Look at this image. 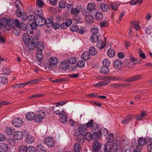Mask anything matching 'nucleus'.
I'll use <instances>...</instances> for the list:
<instances>
[{
  "instance_id": "f257e3e1",
  "label": "nucleus",
  "mask_w": 152,
  "mask_h": 152,
  "mask_svg": "<svg viewBox=\"0 0 152 152\" xmlns=\"http://www.w3.org/2000/svg\"><path fill=\"white\" fill-rule=\"evenodd\" d=\"M0 23L5 31L10 30L11 26L14 25V20L12 18H3L1 19Z\"/></svg>"
},
{
  "instance_id": "f03ea898",
  "label": "nucleus",
  "mask_w": 152,
  "mask_h": 152,
  "mask_svg": "<svg viewBox=\"0 0 152 152\" xmlns=\"http://www.w3.org/2000/svg\"><path fill=\"white\" fill-rule=\"evenodd\" d=\"M20 23L19 20L16 18L14 20V25L11 26L13 34L17 36L20 34Z\"/></svg>"
},
{
  "instance_id": "7ed1b4c3",
  "label": "nucleus",
  "mask_w": 152,
  "mask_h": 152,
  "mask_svg": "<svg viewBox=\"0 0 152 152\" xmlns=\"http://www.w3.org/2000/svg\"><path fill=\"white\" fill-rule=\"evenodd\" d=\"M45 113L44 111H41L39 114H35L34 121L36 123H39L45 118Z\"/></svg>"
},
{
  "instance_id": "20e7f679",
  "label": "nucleus",
  "mask_w": 152,
  "mask_h": 152,
  "mask_svg": "<svg viewBox=\"0 0 152 152\" xmlns=\"http://www.w3.org/2000/svg\"><path fill=\"white\" fill-rule=\"evenodd\" d=\"M45 142L49 147H52L54 145L55 140L53 137H49L45 138Z\"/></svg>"
},
{
  "instance_id": "39448f33",
  "label": "nucleus",
  "mask_w": 152,
  "mask_h": 152,
  "mask_svg": "<svg viewBox=\"0 0 152 152\" xmlns=\"http://www.w3.org/2000/svg\"><path fill=\"white\" fill-rule=\"evenodd\" d=\"M23 123L22 119L20 117H16L12 121V124L14 126L19 127L21 126Z\"/></svg>"
},
{
  "instance_id": "423d86ee",
  "label": "nucleus",
  "mask_w": 152,
  "mask_h": 152,
  "mask_svg": "<svg viewBox=\"0 0 152 152\" xmlns=\"http://www.w3.org/2000/svg\"><path fill=\"white\" fill-rule=\"evenodd\" d=\"M15 14L18 17H20L23 21L26 20L27 18L26 13L25 12H22L20 10H17Z\"/></svg>"
},
{
  "instance_id": "0eeeda50",
  "label": "nucleus",
  "mask_w": 152,
  "mask_h": 152,
  "mask_svg": "<svg viewBox=\"0 0 152 152\" xmlns=\"http://www.w3.org/2000/svg\"><path fill=\"white\" fill-rule=\"evenodd\" d=\"M58 106L56 105V106H53L52 107V110L53 112L55 114L60 115L61 114L64 113V109L62 107H60L58 108L57 107H58Z\"/></svg>"
},
{
  "instance_id": "6e6552de",
  "label": "nucleus",
  "mask_w": 152,
  "mask_h": 152,
  "mask_svg": "<svg viewBox=\"0 0 152 152\" xmlns=\"http://www.w3.org/2000/svg\"><path fill=\"white\" fill-rule=\"evenodd\" d=\"M23 136V132L20 131H16L14 133V138L15 140H20L22 139Z\"/></svg>"
},
{
  "instance_id": "1a4fd4ad",
  "label": "nucleus",
  "mask_w": 152,
  "mask_h": 152,
  "mask_svg": "<svg viewBox=\"0 0 152 152\" xmlns=\"http://www.w3.org/2000/svg\"><path fill=\"white\" fill-rule=\"evenodd\" d=\"M85 19L86 22L91 24L94 21V18L92 16L91 14L88 12H86L85 14Z\"/></svg>"
},
{
  "instance_id": "9d476101",
  "label": "nucleus",
  "mask_w": 152,
  "mask_h": 152,
  "mask_svg": "<svg viewBox=\"0 0 152 152\" xmlns=\"http://www.w3.org/2000/svg\"><path fill=\"white\" fill-rule=\"evenodd\" d=\"M104 151L110 152L112 151H113L114 150L113 148L112 147V143L110 141L107 142L104 144Z\"/></svg>"
},
{
  "instance_id": "9b49d317",
  "label": "nucleus",
  "mask_w": 152,
  "mask_h": 152,
  "mask_svg": "<svg viewBox=\"0 0 152 152\" xmlns=\"http://www.w3.org/2000/svg\"><path fill=\"white\" fill-rule=\"evenodd\" d=\"M28 45V48L30 50H33L35 47V42L34 40L31 39L25 43Z\"/></svg>"
},
{
  "instance_id": "f8f14e48",
  "label": "nucleus",
  "mask_w": 152,
  "mask_h": 152,
  "mask_svg": "<svg viewBox=\"0 0 152 152\" xmlns=\"http://www.w3.org/2000/svg\"><path fill=\"white\" fill-rule=\"evenodd\" d=\"M35 20L37 22L38 25L39 26H44L45 24V20L43 17H41L40 18H37Z\"/></svg>"
},
{
  "instance_id": "ddd939ff",
  "label": "nucleus",
  "mask_w": 152,
  "mask_h": 152,
  "mask_svg": "<svg viewBox=\"0 0 152 152\" xmlns=\"http://www.w3.org/2000/svg\"><path fill=\"white\" fill-rule=\"evenodd\" d=\"M91 131L93 133H96L99 132L100 129L99 126L96 123H94L91 127Z\"/></svg>"
},
{
  "instance_id": "4468645a",
  "label": "nucleus",
  "mask_w": 152,
  "mask_h": 152,
  "mask_svg": "<svg viewBox=\"0 0 152 152\" xmlns=\"http://www.w3.org/2000/svg\"><path fill=\"white\" fill-rule=\"evenodd\" d=\"M113 66L116 69H121L122 66L123 62L120 60H117L113 62Z\"/></svg>"
},
{
  "instance_id": "2eb2a0df",
  "label": "nucleus",
  "mask_w": 152,
  "mask_h": 152,
  "mask_svg": "<svg viewBox=\"0 0 152 152\" xmlns=\"http://www.w3.org/2000/svg\"><path fill=\"white\" fill-rule=\"evenodd\" d=\"M8 149L9 147L7 144L4 142L0 143V152H5Z\"/></svg>"
},
{
  "instance_id": "dca6fc26",
  "label": "nucleus",
  "mask_w": 152,
  "mask_h": 152,
  "mask_svg": "<svg viewBox=\"0 0 152 152\" xmlns=\"http://www.w3.org/2000/svg\"><path fill=\"white\" fill-rule=\"evenodd\" d=\"M35 114L33 112H30L27 113L26 115V118L27 120L31 121L34 119Z\"/></svg>"
},
{
  "instance_id": "f3484780",
  "label": "nucleus",
  "mask_w": 152,
  "mask_h": 152,
  "mask_svg": "<svg viewBox=\"0 0 152 152\" xmlns=\"http://www.w3.org/2000/svg\"><path fill=\"white\" fill-rule=\"evenodd\" d=\"M112 145L113 150H118L120 146L119 140L117 139L114 140L112 143Z\"/></svg>"
},
{
  "instance_id": "a211bd4d",
  "label": "nucleus",
  "mask_w": 152,
  "mask_h": 152,
  "mask_svg": "<svg viewBox=\"0 0 152 152\" xmlns=\"http://www.w3.org/2000/svg\"><path fill=\"white\" fill-rule=\"evenodd\" d=\"M141 77V76L139 75H137L130 77L128 78L126 81L127 82H131L139 79Z\"/></svg>"
},
{
  "instance_id": "6ab92c4d",
  "label": "nucleus",
  "mask_w": 152,
  "mask_h": 152,
  "mask_svg": "<svg viewBox=\"0 0 152 152\" xmlns=\"http://www.w3.org/2000/svg\"><path fill=\"white\" fill-rule=\"evenodd\" d=\"M54 65L49 61L45 62L44 64V67L46 71H49L52 70Z\"/></svg>"
},
{
  "instance_id": "aec40b11",
  "label": "nucleus",
  "mask_w": 152,
  "mask_h": 152,
  "mask_svg": "<svg viewBox=\"0 0 152 152\" xmlns=\"http://www.w3.org/2000/svg\"><path fill=\"white\" fill-rule=\"evenodd\" d=\"M60 68L61 69L66 70L69 68V65L66 62L63 61L61 62L60 64Z\"/></svg>"
},
{
  "instance_id": "412c9836",
  "label": "nucleus",
  "mask_w": 152,
  "mask_h": 152,
  "mask_svg": "<svg viewBox=\"0 0 152 152\" xmlns=\"http://www.w3.org/2000/svg\"><path fill=\"white\" fill-rule=\"evenodd\" d=\"M100 143L98 142H95L93 145L92 151L94 152H98L100 149Z\"/></svg>"
},
{
  "instance_id": "4be33fe9",
  "label": "nucleus",
  "mask_w": 152,
  "mask_h": 152,
  "mask_svg": "<svg viewBox=\"0 0 152 152\" xmlns=\"http://www.w3.org/2000/svg\"><path fill=\"white\" fill-rule=\"evenodd\" d=\"M96 46L100 49H102L105 46V43L104 42L102 39L98 40L97 42Z\"/></svg>"
},
{
  "instance_id": "5701e85b",
  "label": "nucleus",
  "mask_w": 152,
  "mask_h": 152,
  "mask_svg": "<svg viewBox=\"0 0 152 152\" xmlns=\"http://www.w3.org/2000/svg\"><path fill=\"white\" fill-rule=\"evenodd\" d=\"M124 64L125 66L127 68H132L134 64V63L130 61L128 59H125Z\"/></svg>"
},
{
  "instance_id": "b1692460",
  "label": "nucleus",
  "mask_w": 152,
  "mask_h": 152,
  "mask_svg": "<svg viewBox=\"0 0 152 152\" xmlns=\"http://www.w3.org/2000/svg\"><path fill=\"white\" fill-rule=\"evenodd\" d=\"M36 45V48L38 50L42 51L44 50L45 46L43 42L41 41L38 42Z\"/></svg>"
},
{
  "instance_id": "393cba45",
  "label": "nucleus",
  "mask_w": 152,
  "mask_h": 152,
  "mask_svg": "<svg viewBox=\"0 0 152 152\" xmlns=\"http://www.w3.org/2000/svg\"><path fill=\"white\" fill-rule=\"evenodd\" d=\"M81 57L82 59L87 61L90 58L91 56L88 52H85L82 53Z\"/></svg>"
},
{
  "instance_id": "a878e982",
  "label": "nucleus",
  "mask_w": 152,
  "mask_h": 152,
  "mask_svg": "<svg viewBox=\"0 0 152 152\" xmlns=\"http://www.w3.org/2000/svg\"><path fill=\"white\" fill-rule=\"evenodd\" d=\"M109 68L106 66H103L100 68V72L103 74H107L109 73Z\"/></svg>"
},
{
  "instance_id": "bb28decb",
  "label": "nucleus",
  "mask_w": 152,
  "mask_h": 152,
  "mask_svg": "<svg viewBox=\"0 0 152 152\" xmlns=\"http://www.w3.org/2000/svg\"><path fill=\"white\" fill-rule=\"evenodd\" d=\"M34 140V137L31 135H27L26 137V143L30 144L32 143Z\"/></svg>"
},
{
  "instance_id": "cd10ccee",
  "label": "nucleus",
  "mask_w": 152,
  "mask_h": 152,
  "mask_svg": "<svg viewBox=\"0 0 152 152\" xmlns=\"http://www.w3.org/2000/svg\"><path fill=\"white\" fill-rule=\"evenodd\" d=\"M48 61L53 65L55 66L58 64V59L57 58L55 57H51Z\"/></svg>"
},
{
  "instance_id": "c85d7f7f",
  "label": "nucleus",
  "mask_w": 152,
  "mask_h": 152,
  "mask_svg": "<svg viewBox=\"0 0 152 152\" xmlns=\"http://www.w3.org/2000/svg\"><path fill=\"white\" fill-rule=\"evenodd\" d=\"M36 149L38 152H46V151L45 147L41 144L38 145Z\"/></svg>"
},
{
  "instance_id": "c756f323",
  "label": "nucleus",
  "mask_w": 152,
  "mask_h": 152,
  "mask_svg": "<svg viewBox=\"0 0 152 152\" xmlns=\"http://www.w3.org/2000/svg\"><path fill=\"white\" fill-rule=\"evenodd\" d=\"M78 122L77 121H75L72 119H70L69 121V124L70 126L74 128V130L75 129V128L78 126Z\"/></svg>"
},
{
  "instance_id": "7c9ffc66",
  "label": "nucleus",
  "mask_w": 152,
  "mask_h": 152,
  "mask_svg": "<svg viewBox=\"0 0 152 152\" xmlns=\"http://www.w3.org/2000/svg\"><path fill=\"white\" fill-rule=\"evenodd\" d=\"M15 4L16 7L17 8L16 11L18 10L21 9V8H22L23 5L22 3L19 0H16L15 2Z\"/></svg>"
},
{
  "instance_id": "2f4dec72",
  "label": "nucleus",
  "mask_w": 152,
  "mask_h": 152,
  "mask_svg": "<svg viewBox=\"0 0 152 152\" xmlns=\"http://www.w3.org/2000/svg\"><path fill=\"white\" fill-rule=\"evenodd\" d=\"M107 55L110 58H113L115 55L114 50L111 48L109 49L107 51Z\"/></svg>"
},
{
  "instance_id": "473e14b6",
  "label": "nucleus",
  "mask_w": 152,
  "mask_h": 152,
  "mask_svg": "<svg viewBox=\"0 0 152 152\" xmlns=\"http://www.w3.org/2000/svg\"><path fill=\"white\" fill-rule=\"evenodd\" d=\"M138 144L141 146H143L146 144V140L145 138L140 137L138 140Z\"/></svg>"
},
{
  "instance_id": "72a5a7b5",
  "label": "nucleus",
  "mask_w": 152,
  "mask_h": 152,
  "mask_svg": "<svg viewBox=\"0 0 152 152\" xmlns=\"http://www.w3.org/2000/svg\"><path fill=\"white\" fill-rule=\"evenodd\" d=\"M53 24V20L50 18H48L45 20V24L46 26L50 27L52 26Z\"/></svg>"
},
{
  "instance_id": "f704fd0d",
  "label": "nucleus",
  "mask_w": 152,
  "mask_h": 152,
  "mask_svg": "<svg viewBox=\"0 0 152 152\" xmlns=\"http://www.w3.org/2000/svg\"><path fill=\"white\" fill-rule=\"evenodd\" d=\"M36 57L39 61H42L43 58V53L41 51L37 52L36 53Z\"/></svg>"
},
{
  "instance_id": "c9c22d12",
  "label": "nucleus",
  "mask_w": 152,
  "mask_h": 152,
  "mask_svg": "<svg viewBox=\"0 0 152 152\" xmlns=\"http://www.w3.org/2000/svg\"><path fill=\"white\" fill-rule=\"evenodd\" d=\"M93 135L90 132H87L85 133L84 135V137L86 138V140L89 141H90L92 139H93Z\"/></svg>"
},
{
  "instance_id": "e433bc0d",
  "label": "nucleus",
  "mask_w": 152,
  "mask_h": 152,
  "mask_svg": "<svg viewBox=\"0 0 152 152\" xmlns=\"http://www.w3.org/2000/svg\"><path fill=\"white\" fill-rule=\"evenodd\" d=\"M96 7L95 4L93 2L89 3L87 6V9L88 10L91 11L94 9Z\"/></svg>"
},
{
  "instance_id": "4c0bfd02",
  "label": "nucleus",
  "mask_w": 152,
  "mask_h": 152,
  "mask_svg": "<svg viewBox=\"0 0 152 152\" xmlns=\"http://www.w3.org/2000/svg\"><path fill=\"white\" fill-rule=\"evenodd\" d=\"M89 53L91 55L95 56L96 54L97 51L94 47H91L89 49Z\"/></svg>"
},
{
  "instance_id": "58836bf2",
  "label": "nucleus",
  "mask_w": 152,
  "mask_h": 152,
  "mask_svg": "<svg viewBox=\"0 0 152 152\" xmlns=\"http://www.w3.org/2000/svg\"><path fill=\"white\" fill-rule=\"evenodd\" d=\"M35 14L39 18H40L43 14V10L41 8L36 10L35 11Z\"/></svg>"
},
{
  "instance_id": "ea45409f",
  "label": "nucleus",
  "mask_w": 152,
  "mask_h": 152,
  "mask_svg": "<svg viewBox=\"0 0 152 152\" xmlns=\"http://www.w3.org/2000/svg\"><path fill=\"white\" fill-rule=\"evenodd\" d=\"M59 121L62 123L65 124L67 122V118L66 115L63 114L60 117Z\"/></svg>"
},
{
  "instance_id": "a19ab883",
  "label": "nucleus",
  "mask_w": 152,
  "mask_h": 152,
  "mask_svg": "<svg viewBox=\"0 0 152 152\" xmlns=\"http://www.w3.org/2000/svg\"><path fill=\"white\" fill-rule=\"evenodd\" d=\"M74 149L76 152H79L81 150V147L80 144L76 143L74 145Z\"/></svg>"
},
{
  "instance_id": "79ce46f5",
  "label": "nucleus",
  "mask_w": 152,
  "mask_h": 152,
  "mask_svg": "<svg viewBox=\"0 0 152 152\" xmlns=\"http://www.w3.org/2000/svg\"><path fill=\"white\" fill-rule=\"evenodd\" d=\"M99 37L97 35L94 34L91 35L90 40L91 42L93 43L97 42L98 40Z\"/></svg>"
},
{
  "instance_id": "37998d69",
  "label": "nucleus",
  "mask_w": 152,
  "mask_h": 152,
  "mask_svg": "<svg viewBox=\"0 0 152 152\" xmlns=\"http://www.w3.org/2000/svg\"><path fill=\"white\" fill-rule=\"evenodd\" d=\"M0 82L3 84H6L8 83L7 77L5 76H1L0 77Z\"/></svg>"
},
{
  "instance_id": "c03bdc74",
  "label": "nucleus",
  "mask_w": 152,
  "mask_h": 152,
  "mask_svg": "<svg viewBox=\"0 0 152 152\" xmlns=\"http://www.w3.org/2000/svg\"><path fill=\"white\" fill-rule=\"evenodd\" d=\"M100 8L103 12H106L107 11L109 8L107 5L104 3H102L101 4Z\"/></svg>"
},
{
  "instance_id": "a18cd8bd",
  "label": "nucleus",
  "mask_w": 152,
  "mask_h": 152,
  "mask_svg": "<svg viewBox=\"0 0 152 152\" xmlns=\"http://www.w3.org/2000/svg\"><path fill=\"white\" fill-rule=\"evenodd\" d=\"M22 38L24 42L25 43L26 42H27V41L29 40L30 39L29 38V36L28 34L24 33L22 35Z\"/></svg>"
},
{
  "instance_id": "49530a36",
  "label": "nucleus",
  "mask_w": 152,
  "mask_h": 152,
  "mask_svg": "<svg viewBox=\"0 0 152 152\" xmlns=\"http://www.w3.org/2000/svg\"><path fill=\"white\" fill-rule=\"evenodd\" d=\"M77 61V58L75 57H70L68 59V63L71 64H73L76 63Z\"/></svg>"
},
{
  "instance_id": "de8ad7c7",
  "label": "nucleus",
  "mask_w": 152,
  "mask_h": 152,
  "mask_svg": "<svg viewBox=\"0 0 152 152\" xmlns=\"http://www.w3.org/2000/svg\"><path fill=\"white\" fill-rule=\"evenodd\" d=\"M28 85L27 82L23 83H18L13 86L15 88H22L25 86Z\"/></svg>"
},
{
  "instance_id": "09e8293b",
  "label": "nucleus",
  "mask_w": 152,
  "mask_h": 152,
  "mask_svg": "<svg viewBox=\"0 0 152 152\" xmlns=\"http://www.w3.org/2000/svg\"><path fill=\"white\" fill-rule=\"evenodd\" d=\"M95 18L98 20H101L103 18V15L102 13L100 12H97L96 14Z\"/></svg>"
},
{
  "instance_id": "8fccbe9b",
  "label": "nucleus",
  "mask_w": 152,
  "mask_h": 152,
  "mask_svg": "<svg viewBox=\"0 0 152 152\" xmlns=\"http://www.w3.org/2000/svg\"><path fill=\"white\" fill-rule=\"evenodd\" d=\"M80 11L77 8H72L71 10V13L72 14L75 15H78Z\"/></svg>"
},
{
  "instance_id": "3c124183",
  "label": "nucleus",
  "mask_w": 152,
  "mask_h": 152,
  "mask_svg": "<svg viewBox=\"0 0 152 152\" xmlns=\"http://www.w3.org/2000/svg\"><path fill=\"white\" fill-rule=\"evenodd\" d=\"M87 128L85 126V124H83L82 125H81L79 127V131L80 134H83L84 132L85 131Z\"/></svg>"
},
{
  "instance_id": "603ef678",
  "label": "nucleus",
  "mask_w": 152,
  "mask_h": 152,
  "mask_svg": "<svg viewBox=\"0 0 152 152\" xmlns=\"http://www.w3.org/2000/svg\"><path fill=\"white\" fill-rule=\"evenodd\" d=\"M112 9L115 11L117 10L119 6V4L115 3H111L110 4Z\"/></svg>"
},
{
  "instance_id": "864d4df0",
  "label": "nucleus",
  "mask_w": 152,
  "mask_h": 152,
  "mask_svg": "<svg viewBox=\"0 0 152 152\" xmlns=\"http://www.w3.org/2000/svg\"><path fill=\"white\" fill-rule=\"evenodd\" d=\"M27 147L24 145H22L19 147V152H27Z\"/></svg>"
},
{
  "instance_id": "5fc2aeb1",
  "label": "nucleus",
  "mask_w": 152,
  "mask_h": 152,
  "mask_svg": "<svg viewBox=\"0 0 152 152\" xmlns=\"http://www.w3.org/2000/svg\"><path fill=\"white\" fill-rule=\"evenodd\" d=\"M41 80L39 79H35L31 80V81H28L27 82L28 85H32L34 84L40 82Z\"/></svg>"
},
{
  "instance_id": "6e6d98bb",
  "label": "nucleus",
  "mask_w": 152,
  "mask_h": 152,
  "mask_svg": "<svg viewBox=\"0 0 152 152\" xmlns=\"http://www.w3.org/2000/svg\"><path fill=\"white\" fill-rule=\"evenodd\" d=\"M27 152H35V147L32 145H30L27 148Z\"/></svg>"
},
{
  "instance_id": "4d7b16f0",
  "label": "nucleus",
  "mask_w": 152,
  "mask_h": 152,
  "mask_svg": "<svg viewBox=\"0 0 152 152\" xmlns=\"http://www.w3.org/2000/svg\"><path fill=\"white\" fill-rule=\"evenodd\" d=\"M91 31L92 33L96 34L99 31V28L97 26H94L91 28Z\"/></svg>"
},
{
  "instance_id": "13d9d810",
  "label": "nucleus",
  "mask_w": 152,
  "mask_h": 152,
  "mask_svg": "<svg viewBox=\"0 0 152 152\" xmlns=\"http://www.w3.org/2000/svg\"><path fill=\"white\" fill-rule=\"evenodd\" d=\"M110 82L108 79L107 77H106L105 79V80L103 81H102L100 83V86H104L106 85H107Z\"/></svg>"
},
{
  "instance_id": "bf43d9fd",
  "label": "nucleus",
  "mask_w": 152,
  "mask_h": 152,
  "mask_svg": "<svg viewBox=\"0 0 152 152\" xmlns=\"http://www.w3.org/2000/svg\"><path fill=\"white\" fill-rule=\"evenodd\" d=\"M77 66L80 67H83L85 65V62L83 60H80L77 63Z\"/></svg>"
},
{
  "instance_id": "052dcab7",
  "label": "nucleus",
  "mask_w": 152,
  "mask_h": 152,
  "mask_svg": "<svg viewBox=\"0 0 152 152\" xmlns=\"http://www.w3.org/2000/svg\"><path fill=\"white\" fill-rule=\"evenodd\" d=\"M70 30L73 32H75L78 29V27L77 25H72L70 27Z\"/></svg>"
},
{
  "instance_id": "680f3d73",
  "label": "nucleus",
  "mask_w": 152,
  "mask_h": 152,
  "mask_svg": "<svg viewBox=\"0 0 152 152\" xmlns=\"http://www.w3.org/2000/svg\"><path fill=\"white\" fill-rule=\"evenodd\" d=\"M134 28L136 30H138L140 28L139 26V23L138 22H136L135 21H133L132 23Z\"/></svg>"
},
{
  "instance_id": "e2e57ef3",
  "label": "nucleus",
  "mask_w": 152,
  "mask_h": 152,
  "mask_svg": "<svg viewBox=\"0 0 152 152\" xmlns=\"http://www.w3.org/2000/svg\"><path fill=\"white\" fill-rule=\"evenodd\" d=\"M129 146L128 145H125V146L122 147V152H129Z\"/></svg>"
},
{
  "instance_id": "0e129e2a",
  "label": "nucleus",
  "mask_w": 152,
  "mask_h": 152,
  "mask_svg": "<svg viewBox=\"0 0 152 152\" xmlns=\"http://www.w3.org/2000/svg\"><path fill=\"white\" fill-rule=\"evenodd\" d=\"M103 66H106L108 67L110 64V61L108 59H104L103 61Z\"/></svg>"
},
{
  "instance_id": "69168bd1",
  "label": "nucleus",
  "mask_w": 152,
  "mask_h": 152,
  "mask_svg": "<svg viewBox=\"0 0 152 152\" xmlns=\"http://www.w3.org/2000/svg\"><path fill=\"white\" fill-rule=\"evenodd\" d=\"M72 21L71 19H67L66 20L65 24L66 26H69L72 24Z\"/></svg>"
},
{
  "instance_id": "338daca9",
  "label": "nucleus",
  "mask_w": 152,
  "mask_h": 152,
  "mask_svg": "<svg viewBox=\"0 0 152 152\" xmlns=\"http://www.w3.org/2000/svg\"><path fill=\"white\" fill-rule=\"evenodd\" d=\"M53 28L54 29L56 30H57L59 29L60 27V25L58 22H55L53 23Z\"/></svg>"
},
{
  "instance_id": "774afa93",
  "label": "nucleus",
  "mask_w": 152,
  "mask_h": 152,
  "mask_svg": "<svg viewBox=\"0 0 152 152\" xmlns=\"http://www.w3.org/2000/svg\"><path fill=\"white\" fill-rule=\"evenodd\" d=\"M66 2L64 1H61L59 3V6L61 8H64L66 7Z\"/></svg>"
}]
</instances>
